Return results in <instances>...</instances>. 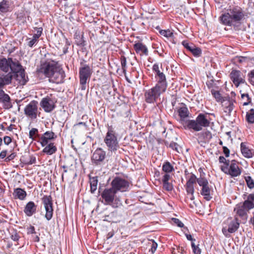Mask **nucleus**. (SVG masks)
Listing matches in <instances>:
<instances>
[{
  "instance_id": "24",
  "label": "nucleus",
  "mask_w": 254,
  "mask_h": 254,
  "mask_svg": "<svg viewBox=\"0 0 254 254\" xmlns=\"http://www.w3.org/2000/svg\"><path fill=\"white\" fill-rule=\"evenodd\" d=\"M155 77L156 78L158 83L160 87H162V90H166L167 87V82L165 75L160 70L155 73Z\"/></svg>"
},
{
  "instance_id": "27",
  "label": "nucleus",
  "mask_w": 254,
  "mask_h": 254,
  "mask_svg": "<svg viewBox=\"0 0 254 254\" xmlns=\"http://www.w3.org/2000/svg\"><path fill=\"white\" fill-rule=\"evenodd\" d=\"M11 58H0V69L6 73H8L10 66Z\"/></svg>"
},
{
  "instance_id": "58",
  "label": "nucleus",
  "mask_w": 254,
  "mask_h": 254,
  "mask_svg": "<svg viewBox=\"0 0 254 254\" xmlns=\"http://www.w3.org/2000/svg\"><path fill=\"white\" fill-rule=\"evenodd\" d=\"M16 156L15 153H12L9 155H8L5 159L6 162H8L10 160H13Z\"/></svg>"
},
{
  "instance_id": "37",
  "label": "nucleus",
  "mask_w": 254,
  "mask_h": 254,
  "mask_svg": "<svg viewBox=\"0 0 254 254\" xmlns=\"http://www.w3.org/2000/svg\"><path fill=\"white\" fill-rule=\"evenodd\" d=\"M211 93L216 101L218 102H221L224 98V97H222L218 91L212 89L211 90Z\"/></svg>"
},
{
  "instance_id": "61",
  "label": "nucleus",
  "mask_w": 254,
  "mask_h": 254,
  "mask_svg": "<svg viewBox=\"0 0 254 254\" xmlns=\"http://www.w3.org/2000/svg\"><path fill=\"white\" fill-rule=\"evenodd\" d=\"M223 152L226 157H228L229 156L230 150L227 147H226V146L223 147Z\"/></svg>"
},
{
  "instance_id": "17",
  "label": "nucleus",
  "mask_w": 254,
  "mask_h": 254,
  "mask_svg": "<svg viewBox=\"0 0 254 254\" xmlns=\"http://www.w3.org/2000/svg\"><path fill=\"white\" fill-rule=\"evenodd\" d=\"M40 105L45 111L47 112H50L55 108V103L49 97L43 98L41 101Z\"/></svg>"
},
{
  "instance_id": "5",
  "label": "nucleus",
  "mask_w": 254,
  "mask_h": 254,
  "mask_svg": "<svg viewBox=\"0 0 254 254\" xmlns=\"http://www.w3.org/2000/svg\"><path fill=\"white\" fill-rule=\"evenodd\" d=\"M221 170L224 173L230 175L233 178L239 176L242 172L238 162L235 160L231 161L229 166H221Z\"/></svg>"
},
{
  "instance_id": "10",
  "label": "nucleus",
  "mask_w": 254,
  "mask_h": 254,
  "mask_svg": "<svg viewBox=\"0 0 254 254\" xmlns=\"http://www.w3.org/2000/svg\"><path fill=\"white\" fill-rule=\"evenodd\" d=\"M42 202L46 211L45 218L47 220H50L53 214V201L51 196L44 195L42 198Z\"/></svg>"
},
{
  "instance_id": "15",
  "label": "nucleus",
  "mask_w": 254,
  "mask_h": 254,
  "mask_svg": "<svg viewBox=\"0 0 254 254\" xmlns=\"http://www.w3.org/2000/svg\"><path fill=\"white\" fill-rule=\"evenodd\" d=\"M106 152L100 148H97L93 153L91 161L95 165H100L104 160Z\"/></svg>"
},
{
  "instance_id": "2",
  "label": "nucleus",
  "mask_w": 254,
  "mask_h": 254,
  "mask_svg": "<svg viewBox=\"0 0 254 254\" xmlns=\"http://www.w3.org/2000/svg\"><path fill=\"white\" fill-rule=\"evenodd\" d=\"M244 13L240 7H236L229 9L227 12L222 14L219 17L222 24L224 25L239 27L244 19Z\"/></svg>"
},
{
  "instance_id": "23",
  "label": "nucleus",
  "mask_w": 254,
  "mask_h": 254,
  "mask_svg": "<svg viewBox=\"0 0 254 254\" xmlns=\"http://www.w3.org/2000/svg\"><path fill=\"white\" fill-rule=\"evenodd\" d=\"M37 206L33 201L28 202L24 209V212L27 216H31L36 212Z\"/></svg>"
},
{
  "instance_id": "50",
  "label": "nucleus",
  "mask_w": 254,
  "mask_h": 254,
  "mask_svg": "<svg viewBox=\"0 0 254 254\" xmlns=\"http://www.w3.org/2000/svg\"><path fill=\"white\" fill-rule=\"evenodd\" d=\"M38 132V130L37 128H32L29 131V138H30L32 139H33L34 138L35 135L37 134Z\"/></svg>"
},
{
  "instance_id": "64",
  "label": "nucleus",
  "mask_w": 254,
  "mask_h": 254,
  "mask_svg": "<svg viewBox=\"0 0 254 254\" xmlns=\"http://www.w3.org/2000/svg\"><path fill=\"white\" fill-rule=\"evenodd\" d=\"M152 70L153 71L156 73L157 72H158V71H160V69H159V65L158 64H155L153 65V67H152Z\"/></svg>"
},
{
  "instance_id": "36",
  "label": "nucleus",
  "mask_w": 254,
  "mask_h": 254,
  "mask_svg": "<svg viewBox=\"0 0 254 254\" xmlns=\"http://www.w3.org/2000/svg\"><path fill=\"white\" fill-rule=\"evenodd\" d=\"M162 170L166 173H169L174 170L173 166L170 162L166 161L162 166Z\"/></svg>"
},
{
  "instance_id": "19",
  "label": "nucleus",
  "mask_w": 254,
  "mask_h": 254,
  "mask_svg": "<svg viewBox=\"0 0 254 254\" xmlns=\"http://www.w3.org/2000/svg\"><path fill=\"white\" fill-rule=\"evenodd\" d=\"M127 183L124 180L120 178H115L112 182V188H114L116 191L121 190L122 191H125L124 190L126 186Z\"/></svg>"
},
{
  "instance_id": "34",
  "label": "nucleus",
  "mask_w": 254,
  "mask_h": 254,
  "mask_svg": "<svg viewBox=\"0 0 254 254\" xmlns=\"http://www.w3.org/2000/svg\"><path fill=\"white\" fill-rule=\"evenodd\" d=\"M179 116L181 119H185L188 117L189 111L186 107L183 106L180 107L178 111Z\"/></svg>"
},
{
  "instance_id": "14",
  "label": "nucleus",
  "mask_w": 254,
  "mask_h": 254,
  "mask_svg": "<svg viewBox=\"0 0 254 254\" xmlns=\"http://www.w3.org/2000/svg\"><path fill=\"white\" fill-rule=\"evenodd\" d=\"M104 141L110 150H116L118 142L114 131L111 129L108 130Z\"/></svg>"
},
{
  "instance_id": "16",
  "label": "nucleus",
  "mask_w": 254,
  "mask_h": 254,
  "mask_svg": "<svg viewBox=\"0 0 254 254\" xmlns=\"http://www.w3.org/2000/svg\"><path fill=\"white\" fill-rule=\"evenodd\" d=\"M222 106L223 108V111L227 115H230L234 109L233 101L230 99V97H224V98L221 102Z\"/></svg>"
},
{
  "instance_id": "56",
  "label": "nucleus",
  "mask_w": 254,
  "mask_h": 254,
  "mask_svg": "<svg viewBox=\"0 0 254 254\" xmlns=\"http://www.w3.org/2000/svg\"><path fill=\"white\" fill-rule=\"evenodd\" d=\"M35 29V31L36 32V33L34 34V35H35L36 36H38V37H40L41 35V34L42 33V31H43V29L42 27H39V28H34Z\"/></svg>"
},
{
  "instance_id": "59",
  "label": "nucleus",
  "mask_w": 254,
  "mask_h": 254,
  "mask_svg": "<svg viewBox=\"0 0 254 254\" xmlns=\"http://www.w3.org/2000/svg\"><path fill=\"white\" fill-rule=\"evenodd\" d=\"M151 248L150 249V251H151L152 253H154L155 251L156 250L157 248V244L154 241H152L151 243Z\"/></svg>"
},
{
  "instance_id": "63",
  "label": "nucleus",
  "mask_w": 254,
  "mask_h": 254,
  "mask_svg": "<svg viewBox=\"0 0 254 254\" xmlns=\"http://www.w3.org/2000/svg\"><path fill=\"white\" fill-rule=\"evenodd\" d=\"M185 236H186V238L188 240L190 241L191 242V243L194 242L195 241V239L193 238L191 235L187 234V233H185Z\"/></svg>"
},
{
  "instance_id": "42",
  "label": "nucleus",
  "mask_w": 254,
  "mask_h": 254,
  "mask_svg": "<svg viewBox=\"0 0 254 254\" xmlns=\"http://www.w3.org/2000/svg\"><path fill=\"white\" fill-rule=\"evenodd\" d=\"M159 33L161 35L170 38L172 37L173 36V33L171 32L170 30H161L159 31Z\"/></svg>"
},
{
  "instance_id": "33",
  "label": "nucleus",
  "mask_w": 254,
  "mask_h": 254,
  "mask_svg": "<svg viewBox=\"0 0 254 254\" xmlns=\"http://www.w3.org/2000/svg\"><path fill=\"white\" fill-rule=\"evenodd\" d=\"M63 168L64 169V173L62 174V178L64 181L65 179L67 181L69 180V176H72L73 171L71 169H68L67 166L65 165L63 166Z\"/></svg>"
},
{
  "instance_id": "60",
  "label": "nucleus",
  "mask_w": 254,
  "mask_h": 254,
  "mask_svg": "<svg viewBox=\"0 0 254 254\" xmlns=\"http://www.w3.org/2000/svg\"><path fill=\"white\" fill-rule=\"evenodd\" d=\"M3 141L5 144L8 145L11 142V138L9 136H5L3 138Z\"/></svg>"
},
{
  "instance_id": "20",
  "label": "nucleus",
  "mask_w": 254,
  "mask_h": 254,
  "mask_svg": "<svg viewBox=\"0 0 254 254\" xmlns=\"http://www.w3.org/2000/svg\"><path fill=\"white\" fill-rule=\"evenodd\" d=\"M0 102L3 104L5 109H9L12 107L10 97L2 89H0Z\"/></svg>"
},
{
  "instance_id": "39",
  "label": "nucleus",
  "mask_w": 254,
  "mask_h": 254,
  "mask_svg": "<svg viewBox=\"0 0 254 254\" xmlns=\"http://www.w3.org/2000/svg\"><path fill=\"white\" fill-rule=\"evenodd\" d=\"M245 180L249 189H252L254 188V181L252 179L251 177L249 176H245Z\"/></svg>"
},
{
  "instance_id": "3",
  "label": "nucleus",
  "mask_w": 254,
  "mask_h": 254,
  "mask_svg": "<svg viewBox=\"0 0 254 254\" xmlns=\"http://www.w3.org/2000/svg\"><path fill=\"white\" fill-rule=\"evenodd\" d=\"M210 125V121L207 118V115L199 114L195 120H190L187 122V127L188 129H193L198 131L202 130L203 127H206Z\"/></svg>"
},
{
  "instance_id": "18",
  "label": "nucleus",
  "mask_w": 254,
  "mask_h": 254,
  "mask_svg": "<svg viewBox=\"0 0 254 254\" xmlns=\"http://www.w3.org/2000/svg\"><path fill=\"white\" fill-rule=\"evenodd\" d=\"M12 78L13 74L11 72H8L7 73L0 72V89L4 86L10 84Z\"/></svg>"
},
{
  "instance_id": "57",
  "label": "nucleus",
  "mask_w": 254,
  "mask_h": 254,
  "mask_svg": "<svg viewBox=\"0 0 254 254\" xmlns=\"http://www.w3.org/2000/svg\"><path fill=\"white\" fill-rule=\"evenodd\" d=\"M11 239L14 241L17 242L18 241L20 236L18 235L17 233H14L12 234L10 236Z\"/></svg>"
},
{
  "instance_id": "21",
  "label": "nucleus",
  "mask_w": 254,
  "mask_h": 254,
  "mask_svg": "<svg viewBox=\"0 0 254 254\" xmlns=\"http://www.w3.org/2000/svg\"><path fill=\"white\" fill-rule=\"evenodd\" d=\"M244 198L245 200L242 203L244 206L248 209L251 210L254 208V193H250L247 195H244Z\"/></svg>"
},
{
  "instance_id": "40",
  "label": "nucleus",
  "mask_w": 254,
  "mask_h": 254,
  "mask_svg": "<svg viewBox=\"0 0 254 254\" xmlns=\"http://www.w3.org/2000/svg\"><path fill=\"white\" fill-rule=\"evenodd\" d=\"M241 97H242V99L243 100H244V102L243 103V106H247L251 103V99L250 98L248 94H247V93L241 94Z\"/></svg>"
},
{
  "instance_id": "32",
  "label": "nucleus",
  "mask_w": 254,
  "mask_h": 254,
  "mask_svg": "<svg viewBox=\"0 0 254 254\" xmlns=\"http://www.w3.org/2000/svg\"><path fill=\"white\" fill-rule=\"evenodd\" d=\"M57 151V147L53 143H50L43 149V152L48 155H52Z\"/></svg>"
},
{
  "instance_id": "48",
  "label": "nucleus",
  "mask_w": 254,
  "mask_h": 254,
  "mask_svg": "<svg viewBox=\"0 0 254 254\" xmlns=\"http://www.w3.org/2000/svg\"><path fill=\"white\" fill-rule=\"evenodd\" d=\"M219 161L220 163H223L222 166L228 165L229 166V163L231 161L229 160H227L224 157L220 156L219 158Z\"/></svg>"
},
{
  "instance_id": "6",
  "label": "nucleus",
  "mask_w": 254,
  "mask_h": 254,
  "mask_svg": "<svg viewBox=\"0 0 254 254\" xmlns=\"http://www.w3.org/2000/svg\"><path fill=\"white\" fill-rule=\"evenodd\" d=\"M163 88L159 86V84L151 89L146 91L145 93V100L148 103H153L159 97L160 94L165 92L166 90H162Z\"/></svg>"
},
{
  "instance_id": "31",
  "label": "nucleus",
  "mask_w": 254,
  "mask_h": 254,
  "mask_svg": "<svg viewBox=\"0 0 254 254\" xmlns=\"http://www.w3.org/2000/svg\"><path fill=\"white\" fill-rule=\"evenodd\" d=\"M26 195V192L21 188H16L14 189L13 193V195L15 198H18L20 200L24 199Z\"/></svg>"
},
{
  "instance_id": "13",
  "label": "nucleus",
  "mask_w": 254,
  "mask_h": 254,
  "mask_svg": "<svg viewBox=\"0 0 254 254\" xmlns=\"http://www.w3.org/2000/svg\"><path fill=\"white\" fill-rule=\"evenodd\" d=\"M250 210L244 206L242 203L237 204L234 208L237 218L239 217L241 219V222L243 224L246 223L248 217V212Z\"/></svg>"
},
{
  "instance_id": "41",
  "label": "nucleus",
  "mask_w": 254,
  "mask_h": 254,
  "mask_svg": "<svg viewBox=\"0 0 254 254\" xmlns=\"http://www.w3.org/2000/svg\"><path fill=\"white\" fill-rule=\"evenodd\" d=\"M8 10V4L5 0H2L0 2V11L4 12Z\"/></svg>"
},
{
  "instance_id": "54",
  "label": "nucleus",
  "mask_w": 254,
  "mask_h": 254,
  "mask_svg": "<svg viewBox=\"0 0 254 254\" xmlns=\"http://www.w3.org/2000/svg\"><path fill=\"white\" fill-rule=\"evenodd\" d=\"M169 146L170 148H171L172 149H174L175 151H176L177 152H179V150H178L179 145L177 143H175L174 142H171L169 144Z\"/></svg>"
},
{
  "instance_id": "49",
  "label": "nucleus",
  "mask_w": 254,
  "mask_h": 254,
  "mask_svg": "<svg viewBox=\"0 0 254 254\" xmlns=\"http://www.w3.org/2000/svg\"><path fill=\"white\" fill-rule=\"evenodd\" d=\"M39 38L35 35H33V38L28 42V45L30 47H32L38 41Z\"/></svg>"
},
{
  "instance_id": "53",
  "label": "nucleus",
  "mask_w": 254,
  "mask_h": 254,
  "mask_svg": "<svg viewBox=\"0 0 254 254\" xmlns=\"http://www.w3.org/2000/svg\"><path fill=\"white\" fill-rule=\"evenodd\" d=\"M235 62L242 63L245 62L247 60V58L244 57H236L234 59Z\"/></svg>"
},
{
  "instance_id": "11",
  "label": "nucleus",
  "mask_w": 254,
  "mask_h": 254,
  "mask_svg": "<svg viewBox=\"0 0 254 254\" xmlns=\"http://www.w3.org/2000/svg\"><path fill=\"white\" fill-rule=\"evenodd\" d=\"M38 103L35 101L30 102L24 108L25 114L31 119L37 118Z\"/></svg>"
},
{
  "instance_id": "51",
  "label": "nucleus",
  "mask_w": 254,
  "mask_h": 254,
  "mask_svg": "<svg viewBox=\"0 0 254 254\" xmlns=\"http://www.w3.org/2000/svg\"><path fill=\"white\" fill-rule=\"evenodd\" d=\"M121 64H122V67H123V71L125 73V78L127 79V76L126 75V59L125 57H123L122 60V62H121Z\"/></svg>"
},
{
  "instance_id": "55",
  "label": "nucleus",
  "mask_w": 254,
  "mask_h": 254,
  "mask_svg": "<svg viewBox=\"0 0 254 254\" xmlns=\"http://www.w3.org/2000/svg\"><path fill=\"white\" fill-rule=\"evenodd\" d=\"M171 176L170 174L167 173L165 174L162 177V183L169 182V181L171 179Z\"/></svg>"
},
{
  "instance_id": "8",
  "label": "nucleus",
  "mask_w": 254,
  "mask_h": 254,
  "mask_svg": "<svg viewBox=\"0 0 254 254\" xmlns=\"http://www.w3.org/2000/svg\"><path fill=\"white\" fill-rule=\"evenodd\" d=\"M92 73V69L87 65H84L79 68V81L82 90L85 89L87 80L90 78Z\"/></svg>"
},
{
  "instance_id": "28",
  "label": "nucleus",
  "mask_w": 254,
  "mask_h": 254,
  "mask_svg": "<svg viewBox=\"0 0 254 254\" xmlns=\"http://www.w3.org/2000/svg\"><path fill=\"white\" fill-rule=\"evenodd\" d=\"M241 151L243 155L246 158H250L253 156V151L247 146L245 142L241 143Z\"/></svg>"
},
{
  "instance_id": "22",
  "label": "nucleus",
  "mask_w": 254,
  "mask_h": 254,
  "mask_svg": "<svg viewBox=\"0 0 254 254\" xmlns=\"http://www.w3.org/2000/svg\"><path fill=\"white\" fill-rule=\"evenodd\" d=\"M182 44L187 49L189 50L193 56L195 57H198L201 53V50L197 47H196L192 44H189L188 42L184 41L182 42Z\"/></svg>"
},
{
  "instance_id": "43",
  "label": "nucleus",
  "mask_w": 254,
  "mask_h": 254,
  "mask_svg": "<svg viewBox=\"0 0 254 254\" xmlns=\"http://www.w3.org/2000/svg\"><path fill=\"white\" fill-rule=\"evenodd\" d=\"M172 221L173 222L179 227L182 228L184 227V229L186 230H188L187 227H184V224L178 218H172Z\"/></svg>"
},
{
  "instance_id": "35",
  "label": "nucleus",
  "mask_w": 254,
  "mask_h": 254,
  "mask_svg": "<svg viewBox=\"0 0 254 254\" xmlns=\"http://www.w3.org/2000/svg\"><path fill=\"white\" fill-rule=\"evenodd\" d=\"M90 191L91 193H94L97 189L98 184V179L97 177L90 178Z\"/></svg>"
},
{
  "instance_id": "4",
  "label": "nucleus",
  "mask_w": 254,
  "mask_h": 254,
  "mask_svg": "<svg viewBox=\"0 0 254 254\" xmlns=\"http://www.w3.org/2000/svg\"><path fill=\"white\" fill-rule=\"evenodd\" d=\"M198 171L200 173V177L197 179V182L199 186L201 187V190H200V193L203 196L204 198L206 200H210L212 198V196L210 195L211 191V188L209 186V183L205 177V173L202 172L201 168H199Z\"/></svg>"
},
{
  "instance_id": "47",
  "label": "nucleus",
  "mask_w": 254,
  "mask_h": 254,
  "mask_svg": "<svg viewBox=\"0 0 254 254\" xmlns=\"http://www.w3.org/2000/svg\"><path fill=\"white\" fill-rule=\"evenodd\" d=\"M191 246L193 252L194 254H200L201 250L198 247V246H196L194 242H192L191 243Z\"/></svg>"
},
{
  "instance_id": "29",
  "label": "nucleus",
  "mask_w": 254,
  "mask_h": 254,
  "mask_svg": "<svg viewBox=\"0 0 254 254\" xmlns=\"http://www.w3.org/2000/svg\"><path fill=\"white\" fill-rule=\"evenodd\" d=\"M134 48L137 53L139 54L140 55H148V49L147 47L141 43H137L134 45Z\"/></svg>"
},
{
  "instance_id": "38",
  "label": "nucleus",
  "mask_w": 254,
  "mask_h": 254,
  "mask_svg": "<svg viewBox=\"0 0 254 254\" xmlns=\"http://www.w3.org/2000/svg\"><path fill=\"white\" fill-rule=\"evenodd\" d=\"M246 119L248 123L250 124L254 123V109H251L247 113Z\"/></svg>"
},
{
  "instance_id": "25",
  "label": "nucleus",
  "mask_w": 254,
  "mask_h": 254,
  "mask_svg": "<svg viewBox=\"0 0 254 254\" xmlns=\"http://www.w3.org/2000/svg\"><path fill=\"white\" fill-rule=\"evenodd\" d=\"M55 133L52 131H46L41 137V143L42 146H45L49 140L55 138Z\"/></svg>"
},
{
  "instance_id": "62",
  "label": "nucleus",
  "mask_w": 254,
  "mask_h": 254,
  "mask_svg": "<svg viewBox=\"0 0 254 254\" xmlns=\"http://www.w3.org/2000/svg\"><path fill=\"white\" fill-rule=\"evenodd\" d=\"M204 134L205 135V137L206 138V139L208 140L212 138V135L210 131H206L204 132Z\"/></svg>"
},
{
  "instance_id": "9",
  "label": "nucleus",
  "mask_w": 254,
  "mask_h": 254,
  "mask_svg": "<svg viewBox=\"0 0 254 254\" xmlns=\"http://www.w3.org/2000/svg\"><path fill=\"white\" fill-rule=\"evenodd\" d=\"M116 190L112 187L105 189L101 194L102 202L106 205H111L116 197Z\"/></svg>"
},
{
  "instance_id": "12",
  "label": "nucleus",
  "mask_w": 254,
  "mask_h": 254,
  "mask_svg": "<svg viewBox=\"0 0 254 254\" xmlns=\"http://www.w3.org/2000/svg\"><path fill=\"white\" fill-rule=\"evenodd\" d=\"M230 77L237 87L240 84L246 83L245 75L240 70H232L230 74Z\"/></svg>"
},
{
  "instance_id": "46",
  "label": "nucleus",
  "mask_w": 254,
  "mask_h": 254,
  "mask_svg": "<svg viewBox=\"0 0 254 254\" xmlns=\"http://www.w3.org/2000/svg\"><path fill=\"white\" fill-rule=\"evenodd\" d=\"M185 187L186 191L188 193H194V189L193 185L186 183Z\"/></svg>"
},
{
  "instance_id": "1",
  "label": "nucleus",
  "mask_w": 254,
  "mask_h": 254,
  "mask_svg": "<svg viewBox=\"0 0 254 254\" xmlns=\"http://www.w3.org/2000/svg\"><path fill=\"white\" fill-rule=\"evenodd\" d=\"M38 74H43L49 78V81L53 83H63L65 73L61 66L54 61H46L42 64L37 69Z\"/></svg>"
},
{
  "instance_id": "26",
  "label": "nucleus",
  "mask_w": 254,
  "mask_h": 254,
  "mask_svg": "<svg viewBox=\"0 0 254 254\" xmlns=\"http://www.w3.org/2000/svg\"><path fill=\"white\" fill-rule=\"evenodd\" d=\"M16 75V80L21 85H24L28 81V77L25 75V70L23 68L14 73Z\"/></svg>"
},
{
  "instance_id": "45",
  "label": "nucleus",
  "mask_w": 254,
  "mask_h": 254,
  "mask_svg": "<svg viewBox=\"0 0 254 254\" xmlns=\"http://www.w3.org/2000/svg\"><path fill=\"white\" fill-rule=\"evenodd\" d=\"M198 178H196V176L193 174H191L190 178L187 182V184L194 185L197 182V179Z\"/></svg>"
},
{
  "instance_id": "44",
  "label": "nucleus",
  "mask_w": 254,
  "mask_h": 254,
  "mask_svg": "<svg viewBox=\"0 0 254 254\" xmlns=\"http://www.w3.org/2000/svg\"><path fill=\"white\" fill-rule=\"evenodd\" d=\"M163 187L164 190L168 191H171L173 189L172 184L169 182L163 183Z\"/></svg>"
},
{
  "instance_id": "30",
  "label": "nucleus",
  "mask_w": 254,
  "mask_h": 254,
  "mask_svg": "<svg viewBox=\"0 0 254 254\" xmlns=\"http://www.w3.org/2000/svg\"><path fill=\"white\" fill-rule=\"evenodd\" d=\"M22 68L23 67L22 65L18 61L15 59L13 60L12 59H11L10 66H9V69L11 71L10 72L12 73L13 75L14 73L22 69Z\"/></svg>"
},
{
  "instance_id": "52",
  "label": "nucleus",
  "mask_w": 254,
  "mask_h": 254,
  "mask_svg": "<svg viewBox=\"0 0 254 254\" xmlns=\"http://www.w3.org/2000/svg\"><path fill=\"white\" fill-rule=\"evenodd\" d=\"M249 77L250 83L254 86V69L249 73Z\"/></svg>"
},
{
  "instance_id": "7",
  "label": "nucleus",
  "mask_w": 254,
  "mask_h": 254,
  "mask_svg": "<svg viewBox=\"0 0 254 254\" xmlns=\"http://www.w3.org/2000/svg\"><path fill=\"white\" fill-rule=\"evenodd\" d=\"M226 223L228 224V228L223 227L222 231L225 237L229 238L230 236V233H233L238 230L240 226V222L238 218L235 216L233 219L228 218L226 220Z\"/></svg>"
}]
</instances>
